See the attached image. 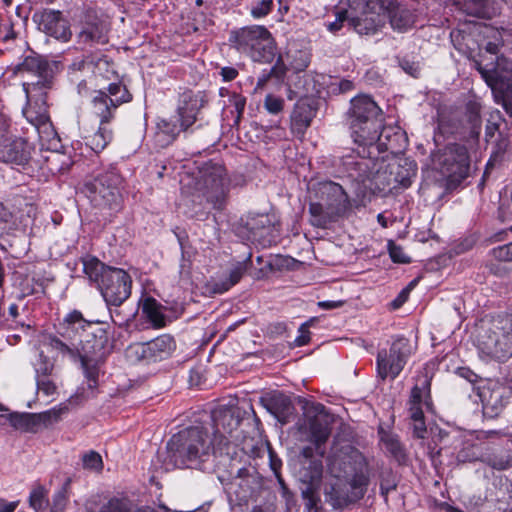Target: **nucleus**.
Wrapping results in <instances>:
<instances>
[{
    "instance_id": "5",
    "label": "nucleus",
    "mask_w": 512,
    "mask_h": 512,
    "mask_svg": "<svg viewBox=\"0 0 512 512\" xmlns=\"http://www.w3.org/2000/svg\"><path fill=\"white\" fill-rule=\"evenodd\" d=\"M122 189L123 177L116 167L110 166L86 180L83 193L94 207L117 212L122 205Z\"/></svg>"
},
{
    "instance_id": "56",
    "label": "nucleus",
    "mask_w": 512,
    "mask_h": 512,
    "mask_svg": "<svg viewBox=\"0 0 512 512\" xmlns=\"http://www.w3.org/2000/svg\"><path fill=\"white\" fill-rule=\"evenodd\" d=\"M389 254L393 262L396 263H410L411 259L405 254L401 246L393 243L389 244Z\"/></svg>"
},
{
    "instance_id": "13",
    "label": "nucleus",
    "mask_w": 512,
    "mask_h": 512,
    "mask_svg": "<svg viewBox=\"0 0 512 512\" xmlns=\"http://www.w3.org/2000/svg\"><path fill=\"white\" fill-rule=\"evenodd\" d=\"M131 100L132 94L123 83H110L107 91L103 89L94 91L91 98V113L102 122H110L117 108Z\"/></svg>"
},
{
    "instance_id": "18",
    "label": "nucleus",
    "mask_w": 512,
    "mask_h": 512,
    "mask_svg": "<svg viewBox=\"0 0 512 512\" xmlns=\"http://www.w3.org/2000/svg\"><path fill=\"white\" fill-rule=\"evenodd\" d=\"M378 156L374 151L370 155L369 148H366V151L363 152V148L358 147L356 154L346 155L342 158V165L350 179L365 183L377 171Z\"/></svg>"
},
{
    "instance_id": "49",
    "label": "nucleus",
    "mask_w": 512,
    "mask_h": 512,
    "mask_svg": "<svg viewBox=\"0 0 512 512\" xmlns=\"http://www.w3.org/2000/svg\"><path fill=\"white\" fill-rule=\"evenodd\" d=\"M284 104L285 102L283 98L273 94H267L264 99L263 106L269 114L278 115L283 111Z\"/></svg>"
},
{
    "instance_id": "52",
    "label": "nucleus",
    "mask_w": 512,
    "mask_h": 512,
    "mask_svg": "<svg viewBox=\"0 0 512 512\" xmlns=\"http://www.w3.org/2000/svg\"><path fill=\"white\" fill-rule=\"evenodd\" d=\"M273 0H261L252 6L250 14L254 19L266 17L273 9Z\"/></svg>"
},
{
    "instance_id": "26",
    "label": "nucleus",
    "mask_w": 512,
    "mask_h": 512,
    "mask_svg": "<svg viewBox=\"0 0 512 512\" xmlns=\"http://www.w3.org/2000/svg\"><path fill=\"white\" fill-rule=\"evenodd\" d=\"M359 126L360 130L358 131L355 129L353 124H350L351 136L358 147L363 148V152L366 151V148H369V153L371 155L373 153V151H371V146H373L375 142L378 130L382 127V116L376 119L362 121Z\"/></svg>"
},
{
    "instance_id": "4",
    "label": "nucleus",
    "mask_w": 512,
    "mask_h": 512,
    "mask_svg": "<svg viewBox=\"0 0 512 512\" xmlns=\"http://www.w3.org/2000/svg\"><path fill=\"white\" fill-rule=\"evenodd\" d=\"M481 354L496 361L512 356V315L497 316L482 322L477 334Z\"/></svg>"
},
{
    "instance_id": "21",
    "label": "nucleus",
    "mask_w": 512,
    "mask_h": 512,
    "mask_svg": "<svg viewBox=\"0 0 512 512\" xmlns=\"http://www.w3.org/2000/svg\"><path fill=\"white\" fill-rule=\"evenodd\" d=\"M380 116H382V110L370 96L358 95L351 100L348 120L349 125L353 124L356 130H360V122Z\"/></svg>"
},
{
    "instance_id": "9",
    "label": "nucleus",
    "mask_w": 512,
    "mask_h": 512,
    "mask_svg": "<svg viewBox=\"0 0 512 512\" xmlns=\"http://www.w3.org/2000/svg\"><path fill=\"white\" fill-rule=\"evenodd\" d=\"M93 323H100V321H88L84 319L81 312L74 310L67 314L59 324L58 333L63 339L49 334L44 338V345L62 356L76 360L78 359V348L75 347L72 338L79 330H85Z\"/></svg>"
},
{
    "instance_id": "30",
    "label": "nucleus",
    "mask_w": 512,
    "mask_h": 512,
    "mask_svg": "<svg viewBox=\"0 0 512 512\" xmlns=\"http://www.w3.org/2000/svg\"><path fill=\"white\" fill-rule=\"evenodd\" d=\"M388 18L393 30L405 32L414 24V15L412 11L403 5L389 3L387 7Z\"/></svg>"
},
{
    "instance_id": "61",
    "label": "nucleus",
    "mask_w": 512,
    "mask_h": 512,
    "mask_svg": "<svg viewBox=\"0 0 512 512\" xmlns=\"http://www.w3.org/2000/svg\"><path fill=\"white\" fill-rule=\"evenodd\" d=\"M284 74L283 69H278L277 66H274L270 69L269 72H264L257 80L255 91L262 89L271 76H276L277 78H280Z\"/></svg>"
},
{
    "instance_id": "31",
    "label": "nucleus",
    "mask_w": 512,
    "mask_h": 512,
    "mask_svg": "<svg viewBox=\"0 0 512 512\" xmlns=\"http://www.w3.org/2000/svg\"><path fill=\"white\" fill-rule=\"evenodd\" d=\"M307 428L309 432V441L315 444L317 453L323 457L324 450L321 445L324 444L330 436V428L325 417L314 416L308 419Z\"/></svg>"
},
{
    "instance_id": "10",
    "label": "nucleus",
    "mask_w": 512,
    "mask_h": 512,
    "mask_svg": "<svg viewBox=\"0 0 512 512\" xmlns=\"http://www.w3.org/2000/svg\"><path fill=\"white\" fill-rule=\"evenodd\" d=\"M350 27L360 35H373L385 23L382 0H350Z\"/></svg>"
},
{
    "instance_id": "27",
    "label": "nucleus",
    "mask_w": 512,
    "mask_h": 512,
    "mask_svg": "<svg viewBox=\"0 0 512 512\" xmlns=\"http://www.w3.org/2000/svg\"><path fill=\"white\" fill-rule=\"evenodd\" d=\"M316 109L308 100H299L291 114V129L294 134L303 135L315 117Z\"/></svg>"
},
{
    "instance_id": "11",
    "label": "nucleus",
    "mask_w": 512,
    "mask_h": 512,
    "mask_svg": "<svg viewBox=\"0 0 512 512\" xmlns=\"http://www.w3.org/2000/svg\"><path fill=\"white\" fill-rule=\"evenodd\" d=\"M433 162L451 183L459 184L469 175L470 157L464 145L449 144L435 156Z\"/></svg>"
},
{
    "instance_id": "39",
    "label": "nucleus",
    "mask_w": 512,
    "mask_h": 512,
    "mask_svg": "<svg viewBox=\"0 0 512 512\" xmlns=\"http://www.w3.org/2000/svg\"><path fill=\"white\" fill-rule=\"evenodd\" d=\"M91 73L107 80H111V75L115 74L113 64L105 56L93 54Z\"/></svg>"
},
{
    "instance_id": "19",
    "label": "nucleus",
    "mask_w": 512,
    "mask_h": 512,
    "mask_svg": "<svg viewBox=\"0 0 512 512\" xmlns=\"http://www.w3.org/2000/svg\"><path fill=\"white\" fill-rule=\"evenodd\" d=\"M484 414L498 416L512 398V388L499 381H489L480 391Z\"/></svg>"
},
{
    "instance_id": "38",
    "label": "nucleus",
    "mask_w": 512,
    "mask_h": 512,
    "mask_svg": "<svg viewBox=\"0 0 512 512\" xmlns=\"http://www.w3.org/2000/svg\"><path fill=\"white\" fill-rule=\"evenodd\" d=\"M302 455L304 458L308 459V466H304V470L307 472L303 475L305 478L304 481H307L311 484L317 482L321 479L323 472V465L320 458L313 459V448L312 447H304L302 450Z\"/></svg>"
},
{
    "instance_id": "59",
    "label": "nucleus",
    "mask_w": 512,
    "mask_h": 512,
    "mask_svg": "<svg viewBox=\"0 0 512 512\" xmlns=\"http://www.w3.org/2000/svg\"><path fill=\"white\" fill-rule=\"evenodd\" d=\"M271 465H272V469L274 470L275 475H276L277 480H278V483H279L281 496L286 501V503L289 504L290 502L293 501V493L287 487V485L285 484L283 478L281 477V475L277 471L276 464L274 462H272Z\"/></svg>"
},
{
    "instance_id": "40",
    "label": "nucleus",
    "mask_w": 512,
    "mask_h": 512,
    "mask_svg": "<svg viewBox=\"0 0 512 512\" xmlns=\"http://www.w3.org/2000/svg\"><path fill=\"white\" fill-rule=\"evenodd\" d=\"M48 491L41 485L35 486L29 495V505L35 512H43L48 507Z\"/></svg>"
},
{
    "instance_id": "55",
    "label": "nucleus",
    "mask_w": 512,
    "mask_h": 512,
    "mask_svg": "<svg viewBox=\"0 0 512 512\" xmlns=\"http://www.w3.org/2000/svg\"><path fill=\"white\" fill-rule=\"evenodd\" d=\"M501 123L502 118L499 112L490 115L485 128V138L487 141L492 139L496 132L499 131Z\"/></svg>"
},
{
    "instance_id": "62",
    "label": "nucleus",
    "mask_w": 512,
    "mask_h": 512,
    "mask_svg": "<svg viewBox=\"0 0 512 512\" xmlns=\"http://www.w3.org/2000/svg\"><path fill=\"white\" fill-rule=\"evenodd\" d=\"M183 312V309L180 305L175 304L170 309H167L165 306L162 305V326L165 325L166 320L171 322L173 319L178 318Z\"/></svg>"
},
{
    "instance_id": "36",
    "label": "nucleus",
    "mask_w": 512,
    "mask_h": 512,
    "mask_svg": "<svg viewBox=\"0 0 512 512\" xmlns=\"http://www.w3.org/2000/svg\"><path fill=\"white\" fill-rule=\"evenodd\" d=\"M141 314L152 325L160 328V304L152 296L144 295L140 300Z\"/></svg>"
},
{
    "instance_id": "3",
    "label": "nucleus",
    "mask_w": 512,
    "mask_h": 512,
    "mask_svg": "<svg viewBox=\"0 0 512 512\" xmlns=\"http://www.w3.org/2000/svg\"><path fill=\"white\" fill-rule=\"evenodd\" d=\"M317 202H311L309 213L311 224L318 228H327L329 224L344 217L349 210V200L341 185L325 181L317 185Z\"/></svg>"
},
{
    "instance_id": "25",
    "label": "nucleus",
    "mask_w": 512,
    "mask_h": 512,
    "mask_svg": "<svg viewBox=\"0 0 512 512\" xmlns=\"http://www.w3.org/2000/svg\"><path fill=\"white\" fill-rule=\"evenodd\" d=\"M260 402L279 422L286 424L294 412L290 398L281 392H274L261 397Z\"/></svg>"
},
{
    "instance_id": "6",
    "label": "nucleus",
    "mask_w": 512,
    "mask_h": 512,
    "mask_svg": "<svg viewBox=\"0 0 512 512\" xmlns=\"http://www.w3.org/2000/svg\"><path fill=\"white\" fill-rule=\"evenodd\" d=\"M211 447L208 429L194 425L174 434L167 443V455L175 465H184L207 455Z\"/></svg>"
},
{
    "instance_id": "32",
    "label": "nucleus",
    "mask_w": 512,
    "mask_h": 512,
    "mask_svg": "<svg viewBox=\"0 0 512 512\" xmlns=\"http://www.w3.org/2000/svg\"><path fill=\"white\" fill-rule=\"evenodd\" d=\"M252 265L251 254L248 255L243 261L237 262L231 268L229 275L224 280L216 281L213 284V292L222 294L228 291L231 287L236 285L243 275L247 272L248 268Z\"/></svg>"
},
{
    "instance_id": "28",
    "label": "nucleus",
    "mask_w": 512,
    "mask_h": 512,
    "mask_svg": "<svg viewBox=\"0 0 512 512\" xmlns=\"http://www.w3.org/2000/svg\"><path fill=\"white\" fill-rule=\"evenodd\" d=\"M213 423L215 428V437L219 435L225 444L229 442V437L237 430L240 425V418L235 415L231 409H224L213 414Z\"/></svg>"
},
{
    "instance_id": "20",
    "label": "nucleus",
    "mask_w": 512,
    "mask_h": 512,
    "mask_svg": "<svg viewBox=\"0 0 512 512\" xmlns=\"http://www.w3.org/2000/svg\"><path fill=\"white\" fill-rule=\"evenodd\" d=\"M34 21L37 22L39 30L58 41L66 43L72 37L69 21L59 10L44 9L34 15Z\"/></svg>"
},
{
    "instance_id": "8",
    "label": "nucleus",
    "mask_w": 512,
    "mask_h": 512,
    "mask_svg": "<svg viewBox=\"0 0 512 512\" xmlns=\"http://www.w3.org/2000/svg\"><path fill=\"white\" fill-rule=\"evenodd\" d=\"M475 68L491 88L496 101L512 114V61L501 56L495 63L486 65L476 61Z\"/></svg>"
},
{
    "instance_id": "37",
    "label": "nucleus",
    "mask_w": 512,
    "mask_h": 512,
    "mask_svg": "<svg viewBox=\"0 0 512 512\" xmlns=\"http://www.w3.org/2000/svg\"><path fill=\"white\" fill-rule=\"evenodd\" d=\"M5 417L16 430L27 433L39 431L34 413H10Z\"/></svg>"
},
{
    "instance_id": "1",
    "label": "nucleus",
    "mask_w": 512,
    "mask_h": 512,
    "mask_svg": "<svg viewBox=\"0 0 512 512\" xmlns=\"http://www.w3.org/2000/svg\"><path fill=\"white\" fill-rule=\"evenodd\" d=\"M81 261L83 272L95 284L107 305L118 307L130 297L132 279L125 270L107 266L90 255L82 257Z\"/></svg>"
},
{
    "instance_id": "58",
    "label": "nucleus",
    "mask_w": 512,
    "mask_h": 512,
    "mask_svg": "<svg viewBox=\"0 0 512 512\" xmlns=\"http://www.w3.org/2000/svg\"><path fill=\"white\" fill-rule=\"evenodd\" d=\"M37 389L46 396H50L56 392V385L50 377H42L36 379Z\"/></svg>"
},
{
    "instance_id": "14",
    "label": "nucleus",
    "mask_w": 512,
    "mask_h": 512,
    "mask_svg": "<svg viewBox=\"0 0 512 512\" xmlns=\"http://www.w3.org/2000/svg\"><path fill=\"white\" fill-rule=\"evenodd\" d=\"M243 221L248 240L262 246H270L276 242L279 236V224L274 215L250 214Z\"/></svg>"
},
{
    "instance_id": "23",
    "label": "nucleus",
    "mask_w": 512,
    "mask_h": 512,
    "mask_svg": "<svg viewBox=\"0 0 512 512\" xmlns=\"http://www.w3.org/2000/svg\"><path fill=\"white\" fill-rule=\"evenodd\" d=\"M375 138L371 151H374L377 155L386 151L397 153L402 149V144L405 142L404 133L398 126L382 125Z\"/></svg>"
},
{
    "instance_id": "34",
    "label": "nucleus",
    "mask_w": 512,
    "mask_h": 512,
    "mask_svg": "<svg viewBox=\"0 0 512 512\" xmlns=\"http://www.w3.org/2000/svg\"><path fill=\"white\" fill-rule=\"evenodd\" d=\"M378 433L380 435V441L383 444L385 451L389 453L397 462H405V449L399 441L397 435L387 432L383 428H380Z\"/></svg>"
},
{
    "instance_id": "54",
    "label": "nucleus",
    "mask_w": 512,
    "mask_h": 512,
    "mask_svg": "<svg viewBox=\"0 0 512 512\" xmlns=\"http://www.w3.org/2000/svg\"><path fill=\"white\" fill-rule=\"evenodd\" d=\"M490 255L497 261L511 262L512 261V242L494 247L493 249H491Z\"/></svg>"
},
{
    "instance_id": "47",
    "label": "nucleus",
    "mask_w": 512,
    "mask_h": 512,
    "mask_svg": "<svg viewBox=\"0 0 512 512\" xmlns=\"http://www.w3.org/2000/svg\"><path fill=\"white\" fill-rule=\"evenodd\" d=\"M62 409H50L41 413H34L38 429L46 428L60 419Z\"/></svg>"
},
{
    "instance_id": "45",
    "label": "nucleus",
    "mask_w": 512,
    "mask_h": 512,
    "mask_svg": "<svg viewBox=\"0 0 512 512\" xmlns=\"http://www.w3.org/2000/svg\"><path fill=\"white\" fill-rule=\"evenodd\" d=\"M178 114L180 119L181 129H188L196 120L197 107L196 103L188 104L185 103L183 106H179Z\"/></svg>"
},
{
    "instance_id": "63",
    "label": "nucleus",
    "mask_w": 512,
    "mask_h": 512,
    "mask_svg": "<svg viewBox=\"0 0 512 512\" xmlns=\"http://www.w3.org/2000/svg\"><path fill=\"white\" fill-rule=\"evenodd\" d=\"M180 129L176 125L170 126L169 124L162 125V144H170L178 135Z\"/></svg>"
},
{
    "instance_id": "17",
    "label": "nucleus",
    "mask_w": 512,
    "mask_h": 512,
    "mask_svg": "<svg viewBox=\"0 0 512 512\" xmlns=\"http://www.w3.org/2000/svg\"><path fill=\"white\" fill-rule=\"evenodd\" d=\"M113 342L105 328L97 327L85 334L78 348V359L104 361L112 352Z\"/></svg>"
},
{
    "instance_id": "33",
    "label": "nucleus",
    "mask_w": 512,
    "mask_h": 512,
    "mask_svg": "<svg viewBox=\"0 0 512 512\" xmlns=\"http://www.w3.org/2000/svg\"><path fill=\"white\" fill-rule=\"evenodd\" d=\"M467 15L491 19L500 14V7L491 0H465L462 7Z\"/></svg>"
},
{
    "instance_id": "15",
    "label": "nucleus",
    "mask_w": 512,
    "mask_h": 512,
    "mask_svg": "<svg viewBox=\"0 0 512 512\" xmlns=\"http://www.w3.org/2000/svg\"><path fill=\"white\" fill-rule=\"evenodd\" d=\"M409 415L413 421L414 435L423 438L426 433L424 408L430 409L432 402L430 396V381L424 377L420 384H416L410 394Z\"/></svg>"
},
{
    "instance_id": "60",
    "label": "nucleus",
    "mask_w": 512,
    "mask_h": 512,
    "mask_svg": "<svg viewBox=\"0 0 512 512\" xmlns=\"http://www.w3.org/2000/svg\"><path fill=\"white\" fill-rule=\"evenodd\" d=\"M92 58L93 54H89L85 56L82 59H76L74 60L71 65L69 66V69L71 71H91V65H92Z\"/></svg>"
},
{
    "instance_id": "48",
    "label": "nucleus",
    "mask_w": 512,
    "mask_h": 512,
    "mask_svg": "<svg viewBox=\"0 0 512 512\" xmlns=\"http://www.w3.org/2000/svg\"><path fill=\"white\" fill-rule=\"evenodd\" d=\"M99 512H128L127 503L123 500L112 498L101 507ZM137 512H155L150 508L139 509Z\"/></svg>"
},
{
    "instance_id": "42",
    "label": "nucleus",
    "mask_w": 512,
    "mask_h": 512,
    "mask_svg": "<svg viewBox=\"0 0 512 512\" xmlns=\"http://www.w3.org/2000/svg\"><path fill=\"white\" fill-rule=\"evenodd\" d=\"M136 353L142 360L147 362H156L158 354L160 353V344L158 343V339L155 338L137 345Z\"/></svg>"
},
{
    "instance_id": "29",
    "label": "nucleus",
    "mask_w": 512,
    "mask_h": 512,
    "mask_svg": "<svg viewBox=\"0 0 512 512\" xmlns=\"http://www.w3.org/2000/svg\"><path fill=\"white\" fill-rule=\"evenodd\" d=\"M25 142L22 139L5 141L0 145V161L15 165H25L29 160V153L26 150Z\"/></svg>"
},
{
    "instance_id": "22",
    "label": "nucleus",
    "mask_w": 512,
    "mask_h": 512,
    "mask_svg": "<svg viewBox=\"0 0 512 512\" xmlns=\"http://www.w3.org/2000/svg\"><path fill=\"white\" fill-rule=\"evenodd\" d=\"M108 30V26L104 21L96 17L87 16L76 35V42L84 47L106 44L108 42Z\"/></svg>"
},
{
    "instance_id": "50",
    "label": "nucleus",
    "mask_w": 512,
    "mask_h": 512,
    "mask_svg": "<svg viewBox=\"0 0 512 512\" xmlns=\"http://www.w3.org/2000/svg\"><path fill=\"white\" fill-rule=\"evenodd\" d=\"M82 464L85 469L94 471H100L103 468L102 457L93 450L82 456Z\"/></svg>"
},
{
    "instance_id": "35",
    "label": "nucleus",
    "mask_w": 512,
    "mask_h": 512,
    "mask_svg": "<svg viewBox=\"0 0 512 512\" xmlns=\"http://www.w3.org/2000/svg\"><path fill=\"white\" fill-rule=\"evenodd\" d=\"M110 122H102L99 119V128L87 138L86 144L95 152L104 150L113 139V131L108 127Z\"/></svg>"
},
{
    "instance_id": "51",
    "label": "nucleus",
    "mask_w": 512,
    "mask_h": 512,
    "mask_svg": "<svg viewBox=\"0 0 512 512\" xmlns=\"http://www.w3.org/2000/svg\"><path fill=\"white\" fill-rule=\"evenodd\" d=\"M489 32L490 34L487 37L491 38V40L485 44V51L491 55H497L503 45L501 32L496 29H490Z\"/></svg>"
},
{
    "instance_id": "12",
    "label": "nucleus",
    "mask_w": 512,
    "mask_h": 512,
    "mask_svg": "<svg viewBox=\"0 0 512 512\" xmlns=\"http://www.w3.org/2000/svg\"><path fill=\"white\" fill-rule=\"evenodd\" d=\"M411 354L410 342L403 336L396 337L390 348L381 349L376 358L377 376L381 380H394L404 369Z\"/></svg>"
},
{
    "instance_id": "64",
    "label": "nucleus",
    "mask_w": 512,
    "mask_h": 512,
    "mask_svg": "<svg viewBox=\"0 0 512 512\" xmlns=\"http://www.w3.org/2000/svg\"><path fill=\"white\" fill-rule=\"evenodd\" d=\"M308 326H309L308 322H306V323H303L299 327V329H298L299 335L294 340L295 346L301 347V346H304L307 343H309V341H310V332L308 330Z\"/></svg>"
},
{
    "instance_id": "57",
    "label": "nucleus",
    "mask_w": 512,
    "mask_h": 512,
    "mask_svg": "<svg viewBox=\"0 0 512 512\" xmlns=\"http://www.w3.org/2000/svg\"><path fill=\"white\" fill-rule=\"evenodd\" d=\"M302 497L303 500L305 501V507L309 511L316 507L317 502L319 500L311 483L305 489L302 490Z\"/></svg>"
},
{
    "instance_id": "16",
    "label": "nucleus",
    "mask_w": 512,
    "mask_h": 512,
    "mask_svg": "<svg viewBox=\"0 0 512 512\" xmlns=\"http://www.w3.org/2000/svg\"><path fill=\"white\" fill-rule=\"evenodd\" d=\"M343 476L349 480L352 490L357 491L359 497H363L369 484V463L366 457L358 450H351L343 461Z\"/></svg>"
},
{
    "instance_id": "43",
    "label": "nucleus",
    "mask_w": 512,
    "mask_h": 512,
    "mask_svg": "<svg viewBox=\"0 0 512 512\" xmlns=\"http://www.w3.org/2000/svg\"><path fill=\"white\" fill-rule=\"evenodd\" d=\"M81 362V367L83 369L85 378L88 381V387L93 389L97 386L98 383V376H99V365L103 361H92V360H85V359H79Z\"/></svg>"
},
{
    "instance_id": "2",
    "label": "nucleus",
    "mask_w": 512,
    "mask_h": 512,
    "mask_svg": "<svg viewBox=\"0 0 512 512\" xmlns=\"http://www.w3.org/2000/svg\"><path fill=\"white\" fill-rule=\"evenodd\" d=\"M183 188H190L192 195L202 196L215 209H222L228 192L225 168L217 163L207 162L193 176L181 179Z\"/></svg>"
},
{
    "instance_id": "46",
    "label": "nucleus",
    "mask_w": 512,
    "mask_h": 512,
    "mask_svg": "<svg viewBox=\"0 0 512 512\" xmlns=\"http://www.w3.org/2000/svg\"><path fill=\"white\" fill-rule=\"evenodd\" d=\"M71 484V479L67 478L61 489L58 490L53 496V503L51 507V512H63L67 499H68V490Z\"/></svg>"
},
{
    "instance_id": "53",
    "label": "nucleus",
    "mask_w": 512,
    "mask_h": 512,
    "mask_svg": "<svg viewBox=\"0 0 512 512\" xmlns=\"http://www.w3.org/2000/svg\"><path fill=\"white\" fill-rule=\"evenodd\" d=\"M347 22V24L350 26V12L349 9L345 10H339L336 13V19L332 22H329L326 24L327 29L332 32L336 33L338 32L344 25V23Z\"/></svg>"
},
{
    "instance_id": "7",
    "label": "nucleus",
    "mask_w": 512,
    "mask_h": 512,
    "mask_svg": "<svg viewBox=\"0 0 512 512\" xmlns=\"http://www.w3.org/2000/svg\"><path fill=\"white\" fill-rule=\"evenodd\" d=\"M229 43L231 47L249 56L253 61L265 62L273 56V38L264 26L251 25L232 30Z\"/></svg>"
},
{
    "instance_id": "41",
    "label": "nucleus",
    "mask_w": 512,
    "mask_h": 512,
    "mask_svg": "<svg viewBox=\"0 0 512 512\" xmlns=\"http://www.w3.org/2000/svg\"><path fill=\"white\" fill-rule=\"evenodd\" d=\"M23 115L29 123L37 128L41 125L47 124L49 120V116L44 104L40 105L38 109H35V107H33L31 104H28L23 109Z\"/></svg>"
},
{
    "instance_id": "24",
    "label": "nucleus",
    "mask_w": 512,
    "mask_h": 512,
    "mask_svg": "<svg viewBox=\"0 0 512 512\" xmlns=\"http://www.w3.org/2000/svg\"><path fill=\"white\" fill-rule=\"evenodd\" d=\"M18 71L21 73H31L38 77L37 82L31 84L33 88L36 86L47 88L50 85L51 67L46 60L40 57H26L18 66ZM23 86L28 95L30 84H24Z\"/></svg>"
},
{
    "instance_id": "44",
    "label": "nucleus",
    "mask_w": 512,
    "mask_h": 512,
    "mask_svg": "<svg viewBox=\"0 0 512 512\" xmlns=\"http://www.w3.org/2000/svg\"><path fill=\"white\" fill-rule=\"evenodd\" d=\"M36 379L42 377H50L54 370V362L46 356L43 351L38 354V358L34 362Z\"/></svg>"
}]
</instances>
